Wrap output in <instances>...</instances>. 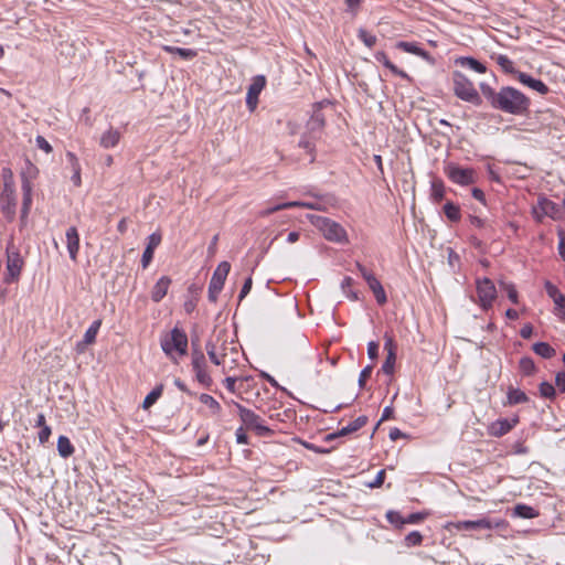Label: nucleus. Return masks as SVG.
<instances>
[{
	"label": "nucleus",
	"mask_w": 565,
	"mask_h": 565,
	"mask_svg": "<svg viewBox=\"0 0 565 565\" xmlns=\"http://www.w3.org/2000/svg\"><path fill=\"white\" fill-rule=\"evenodd\" d=\"M51 433L52 431L49 426H44L43 428H41V430L39 431L40 444H45L49 440Z\"/></svg>",
	"instance_id": "nucleus-60"
},
{
	"label": "nucleus",
	"mask_w": 565,
	"mask_h": 565,
	"mask_svg": "<svg viewBox=\"0 0 565 565\" xmlns=\"http://www.w3.org/2000/svg\"><path fill=\"white\" fill-rule=\"evenodd\" d=\"M353 285V279L349 276L344 277L342 282H341V289L343 291V294L347 295L348 298H350L351 300H358L359 297H358V294L354 292L351 287Z\"/></svg>",
	"instance_id": "nucleus-43"
},
{
	"label": "nucleus",
	"mask_w": 565,
	"mask_h": 565,
	"mask_svg": "<svg viewBox=\"0 0 565 565\" xmlns=\"http://www.w3.org/2000/svg\"><path fill=\"white\" fill-rule=\"evenodd\" d=\"M492 58L497 62V64L502 68L504 73L518 75L520 71L514 67V63L509 58L508 55L498 54L493 55Z\"/></svg>",
	"instance_id": "nucleus-32"
},
{
	"label": "nucleus",
	"mask_w": 565,
	"mask_h": 565,
	"mask_svg": "<svg viewBox=\"0 0 565 565\" xmlns=\"http://www.w3.org/2000/svg\"><path fill=\"white\" fill-rule=\"evenodd\" d=\"M23 266V260L19 253H11L8 256L7 270L11 278L19 277Z\"/></svg>",
	"instance_id": "nucleus-26"
},
{
	"label": "nucleus",
	"mask_w": 565,
	"mask_h": 565,
	"mask_svg": "<svg viewBox=\"0 0 565 565\" xmlns=\"http://www.w3.org/2000/svg\"><path fill=\"white\" fill-rule=\"evenodd\" d=\"M0 202H1V211H2L3 215L9 221H12L15 215L17 200H15L14 188L8 181L4 182L3 191L0 195Z\"/></svg>",
	"instance_id": "nucleus-12"
},
{
	"label": "nucleus",
	"mask_w": 565,
	"mask_h": 565,
	"mask_svg": "<svg viewBox=\"0 0 565 565\" xmlns=\"http://www.w3.org/2000/svg\"><path fill=\"white\" fill-rule=\"evenodd\" d=\"M308 220L322 233L326 239L339 244L348 243L347 231L338 222L316 214H309Z\"/></svg>",
	"instance_id": "nucleus-3"
},
{
	"label": "nucleus",
	"mask_w": 565,
	"mask_h": 565,
	"mask_svg": "<svg viewBox=\"0 0 565 565\" xmlns=\"http://www.w3.org/2000/svg\"><path fill=\"white\" fill-rule=\"evenodd\" d=\"M35 143L45 153H51L52 150H53L52 146L50 145V142L43 136H38L35 138Z\"/></svg>",
	"instance_id": "nucleus-51"
},
{
	"label": "nucleus",
	"mask_w": 565,
	"mask_h": 565,
	"mask_svg": "<svg viewBox=\"0 0 565 565\" xmlns=\"http://www.w3.org/2000/svg\"><path fill=\"white\" fill-rule=\"evenodd\" d=\"M423 514L420 513H411L406 518H404L405 524H416L423 520Z\"/></svg>",
	"instance_id": "nucleus-63"
},
{
	"label": "nucleus",
	"mask_w": 565,
	"mask_h": 565,
	"mask_svg": "<svg viewBox=\"0 0 565 565\" xmlns=\"http://www.w3.org/2000/svg\"><path fill=\"white\" fill-rule=\"evenodd\" d=\"M38 174V169L31 162L28 163V168L21 174V189H22V207H21V222L24 224L26 222L28 215L32 205V183L31 179L35 178Z\"/></svg>",
	"instance_id": "nucleus-6"
},
{
	"label": "nucleus",
	"mask_w": 565,
	"mask_h": 565,
	"mask_svg": "<svg viewBox=\"0 0 565 565\" xmlns=\"http://www.w3.org/2000/svg\"><path fill=\"white\" fill-rule=\"evenodd\" d=\"M386 519L392 525L398 529L403 527V525L405 524L404 516H402V514L397 511H387Z\"/></svg>",
	"instance_id": "nucleus-45"
},
{
	"label": "nucleus",
	"mask_w": 565,
	"mask_h": 565,
	"mask_svg": "<svg viewBox=\"0 0 565 565\" xmlns=\"http://www.w3.org/2000/svg\"><path fill=\"white\" fill-rule=\"evenodd\" d=\"M199 399L202 404L206 405L210 408L213 415H218L221 413L222 407L213 396L203 393L199 396Z\"/></svg>",
	"instance_id": "nucleus-38"
},
{
	"label": "nucleus",
	"mask_w": 565,
	"mask_h": 565,
	"mask_svg": "<svg viewBox=\"0 0 565 565\" xmlns=\"http://www.w3.org/2000/svg\"><path fill=\"white\" fill-rule=\"evenodd\" d=\"M444 173L455 184L467 186L477 182V171L473 168H463L455 162L444 167Z\"/></svg>",
	"instance_id": "nucleus-5"
},
{
	"label": "nucleus",
	"mask_w": 565,
	"mask_h": 565,
	"mask_svg": "<svg viewBox=\"0 0 565 565\" xmlns=\"http://www.w3.org/2000/svg\"><path fill=\"white\" fill-rule=\"evenodd\" d=\"M233 405L237 408L238 416L247 429L254 430L262 437L273 434V430L268 426L264 425L263 419L255 412L236 402H233Z\"/></svg>",
	"instance_id": "nucleus-7"
},
{
	"label": "nucleus",
	"mask_w": 565,
	"mask_h": 565,
	"mask_svg": "<svg viewBox=\"0 0 565 565\" xmlns=\"http://www.w3.org/2000/svg\"><path fill=\"white\" fill-rule=\"evenodd\" d=\"M359 39L370 49L376 43V36L363 29L359 31Z\"/></svg>",
	"instance_id": "nucleus-48"
},
{
	"label": "nucleus",
	"mask_w": 565,
	"mask_h": 565,
	"mask_svg": "<svg viewBox=\"0 0 565 565\" xmlns=\"http://www.w3.org/2000/svg\"><path fill=\"white\" fill-rule=\"evenodd\" d=\"M454 93L465 102L471 103L476 106L481 104V97L475 88L473 83L461 72L455 71L452 73Z\"/></svg>",
	"instance_id": "nucleus-4"
},
{
	"label": "nucleus",
	"mask_w": 565,
	"mask_h": 565,
	"mask_svg": "<svg viewBox=\"0 0 565 565\" xmlns=\"http://www.w3.org/2000/svg\"><path fill=\"white\" fill-rule=\"evenodd\" d=\"M366 284H367L369 288L372 290V292L374 294V297H375L377 303L379 305L386 303L387 297H386L385 290H384L382 284L380 282V280L374 276L371 279L369 278V281Z\"/></svg>",
	"instance_id": "nucleus-30"
},
{
	"label": "nucleus",
	"mask_w": 565,
	"mask_h": 565,
	"mask_svg": "<svg viewBox=\"0 0 565 565\" xmlns=\"http://www.w3.org/2000/svg\"><path fill=\"white\" fill-rule=\"evenodd\" d=\"M74 446L66 436H60L57 439V451L62 458H68L74 454Z\"/></svg>",
	"instance_id": "nucleus-34"
},
{
	"label": "nucleus",
	"mask_w": 565,
	"mask_h": 565,
	"mask_svg": "<svg viewBox=\"0 0 565 565\" xmlns=\"http://www.w3.org/2000/svg\"><path fill=\"white\" fill-rule=\"evenodd\" d=\"M379 354V343L375 341H371L367 344V355L371 360H374L377 358Z\"/></svg>",
	"instance_id": "nucleus-57"
},
{
	"label": "nucleus",
	"mask_w": 565,
	"mask_h": 565,
	"mask_svg": "<svg viewBox=\"0 0 565 565\" xmlns=\"http://www.w3.org/2000/svg\"><path fill=\"white\" fill-rule=\"evenodd\" d=\"M163 385H157L143 399L142 407L145 409L151 407L162 395Z\"/></svg>",
	"instance_id": "nucleus-39"
},
{
	"label": "nucleus",
	"mask_w": 565,
	"mask_h": 565,
	"mask_svg": "<svg viewBox=\"0 0 565 565\" xmlns=\"http://www.w3.org/2000/svg\"><path fill=\"white\" fill-rule=\"evenodd\" d=\"M121 139V134L118 129L109 127L99 139V145L104 149L115 148Z\"/></svg>",
	"instance_id": "nucleus-22"
},
{
	"label": "nucleus",
	"mask_w": 565,
	"mask_h": 565,
	"mask_svg": "<svg viewBox=\"0 0 565 565\" xmlns=\"http://www.w3.org/2000/svg\"><path fill=\"white\" fill-rule=\"evenodd\" d=\"M376 62L383 64L386 68H388L394 75H397L402 78H408V75L403 70H399L396 65H394L385 52H376L374 55Z\"/></svg>",
	"instance_id": "nucleus-29"
},
{
	"label": "nucleus",
	"mask_w": 565,
	"mask_h": 565,
	"mask_svg": "<svg viewBox=\"0 0 565 565\" xmlns=\"http://www.w3.org/2000/svg\"><path fill=\"white\" fill-rule=\"evenodd\" d=\"M519 422V416H513L512 418H499L489 426V435L493 437H502L512 430Z\"/></svg>",
	"instance_id": "nucleus-14"
},
{
	"label": "nucleus",
	"mask_w": 565,
	"mask_h": 565,
	"mask_svg": "<svg viewBox=\"0 0 565 565\" xmlns=\"http://www.w3.org/2000/svg\"><path fill=\"white\" fill-rule=\"evenodd\" d=\"M236 441L239 445H248V437L243 427H238L235 431Z\"/></svg>",
	"instance_id": "nucleus-55"
},
{
	"label": "nucleus",
	"mask_w": 565,
	"mask_h": 565,
	"mask_svg": "<svg viewBox=\"0 0 565 565\" xmlns=\"http://www.w3.org/2000/svg\"><path fill=\"white\" fill-rule=\"evenodd\" d=\"M217 342L218 339L216 340V342L209 341L206 343V353L212 363H214L215 365H223L225 363L226 353L218 352Z\"/></svg>",
	"instance_id": "nucleus-28"
},
{
	"label": "nucleus",
	"mask_w": 565,
	"mask_h": 565,
	"mask_svg": "<svg viewBox=\"0 0 565 565\" xmlns=\"http://www.w3.org/2000/svg\"><path fill=\"white\" fill-rule=\"evenodd\" d=\"M396 47L403 50L406 53L419 56L429 63H434V58L431 57L429 52L422 49L416 42L399 41L397 42Z\"/></svg>",
	"instance_id": "nucleus-20"
},
{
	"label": "nucleus",
	"mask_w": 565,
	"mask_h": 565,
	"mask_svg": "<svg viewBox=\"0 0 565 565\" xmlns=\"http://www.w3.org/2000/svg\"><path fill=\"white\" fill-rule=\"evenodd\" d=\"M373 367L371 365L365 366L359 376V386L363 388L365 386V383L367 379L371 376Z\"/></svg>",
	"instance_id": "nucleus-53"
},
{
	"label": "nucleus",
	"mask_w": 565,
	"mask_h": 565,
	"mask_svg": "<svg viewBox=\"0 0 565 565\" xmlns=\"http://www.w3.org/2000/svg\"><path fill=\"white\" fill-rule=\"evenodd\" d=\"M385 479V470H380L375 477V479L369 483L370 488H379L383 484Z\"/></svg>",
	"instance_id": "nucleus-59"
},
{
	"label": "nucleus",
	"mask_w": 565,
	"mask_h": 565,
	"mask_svg": "<svg viewBox=\"0 0 565 565\" xmlns=\"http://www.w3.org/2000/svg\"><path fill=\"white\" fill-rule=\"evenodd\" d=\"M196 299L189 298L183 303L184 311L190 315L192 313L196 308Z\"/></svg>",
	"instance_id": "nucleus-62"
},
{
	"label": "nucleus",
	"mask_w": 565,
	"mask_h": 565,
	"mask_svg": "<svg viewBox=\"0 0 565 565\" xmlns=\"http://www.w3.org/2000/svg\"><path fill=\"white\" fill-rule=\"evenodd\" d=\"M66 247L70 255V258L73 262L77 260V254L79 250V235L77 228L75 226H71L66 230Z\"/></svg>",
	"instance_id": "nucleus-16"
},
{
	"label": "nucleus",
	"mask_w": 565,
	"mask_h": 565,
	"mask_svg": "<svg viewBox=\"0 0 565 565\" xmlns=\"http://www.w3.org/2000/svg\"><path fill=\"white\" fill-rule=\"evenodd\" d=\"M161 243V235L159 233H152L148 237V244L142 253L141 257V264L143 268H147L150 262L153 258L154 249L160 245Z\"/></svg>",
	"instance_id": "nucleus-18"
},
{
	"label": "nucleus",
	"mask_w": 565,
	"mask_h": 565,
	"mask_svg": "<svg viewBox=\"0 0 565 565\" xmlns=\"http://www.w3.org/2000/svg\"><path fill=\"white\" fill-rule=\"evenodd\" d=\"M520 372L525 375H532L535 372V363L532 358L523 356L519 362Z\"/></svg>",
	"instance_id": "nucleus-40"
},
{
	"label": "nucleus",
	"mask_w": 565,
	"mask_h": 565,
	"mask_svg": "<svg viewBox=\"0 0 565 565\" xmlns=\"http://www.w3.org/2000/svg\"><path fill=\"white\" fill-rule=\"evenodd\" d=\"M446 194V188L444 181L440 179H434L430 183V199L434 203L443 201Z\"/></svg>",
	"instance_id": "nucleus-31"
},
{
	"label": "nucleus",
	"mask_w": 565,
	"mask_h": 565,
	"mask_svg": "<svg viewBox=\"0 0 565 565\" xmlns=\"http://www.w3.org/2000/svg\"><path fill=\"white\" fill-rule=\"evenodd\" d=\"M456 64L469 68L476 73L483 74L487 72V66L471 56H461L456 60Z\"/></svg>",
	"instance_id": "nucleus-25"
},
{
	"label": "nucleus",
	"mask_w": 565,
	"mask_h": 565,
	"mask_svg": "<svg viewBox=\"0 0 565 565\" xmlns=\"http://www.w3.org/2000/svg\"><path fill=\"white\" fill-rule=\"evenodd\" d=\"M505 290H507V295H508V298L513 302V303H518L519 302V296H518V291L514 287V285L512 284H508L505 285Z\"/></svg>",
	"instance_id": "nucleus-54"
},
{
	"label": "nucleus",
	"mask_w": 565,
	"mask_h": 565,
	"mask_svg": "<svg viewBox=\"0 0 565 565\" xmlns=\"http://www.w3.org/2000/svg\"><path fill=\"white\" fill-rule=\"evenodd\" d=\"M286 209H291V201L282 202V203L269 206L267 209H264V210L259 211L258 216L267 217V216H269L270 214H273L275 212H278V211H281V210H286Z\"/></svg>",
	"instance_id": "nucleus-41"
},
{
	"label": "nucleus",
	"mask_w": 565,
	"mask_h": 565,
	"mask_svg": "<svg viewBox=\"0 0 565 565\" xmlns=\"http://www.w3.org/2000/svg\"><path fill=\"white\" fill-rule=\"evenodd\" d=\"M469 222L476 228L486 230V228L489 227V225L487 224L486 220H483V218H481L479 216H476V215H470L469 216Z\"/></svg>",
	"instance_id": "nucleus-52"
},
{
	"label": "nucleus",
	"mask_w": 565,
	"mask_h": 565,
	"mask_svg": "<svg viewBox=\"0 0 565 565\" xmlns=\"http://www.w3.org/2000/svg\"><path fill=\"white\" fill-rule=\"evenodd\" d=\"M291 207H303L318 211L322 209L316 201H291Z\"/></svg>",
	"instance_id": "nucleus-49"
},
{
	"label": "nucleus",
	"mask_w": 565,
	"mask_h": 565,
	"mask_svg": "<svg viewBox=\"0 0 565 565\" xmlns=\"http://www.w3.org/2000/svg\"><path fill=\"white\" fill-rule=\"evenodd\" d=\"M231 265L228 262H221L216 269L214 270L212 278L209 284V300L211 302H215L217 300L218 294L224 287L226 277L230 273Z\"/></svg>",
	"instance_id": "nucleus-9"
},
{
	"label": "nucleus",
	"mask_w": 565,
	"mask_h": 565,
	"mask_svg": "<svg viewBox=\"0 0 565 565\" xmlns=\"http://www.w3.org/2000/svg\"><path fill=\"white\" fill-rule=\"evenodd\" d=\"M162 50L170 54H177L183 60H192L196 56V51L192 49L177 47L171 45H163Z\"/></svg>",
	"instance_id": "nucleus-33"
},
{
	"label": "nucleus",
	"mask_w": 565,
	"mask_h": 565,
	"mask_svg": "<svg viewBox=\"0 0 565 565\" xmlns=\"http://www.w3.org/2000/svg\"><path fill=\"white\" fill-rule=\"evenodd\" d=\"M356 268L358 270L360 271L361 276L364 278V280L367 282L369 281V278H373L374 277V274L370 270H367L363 265H361L360 263H356Z\"/></svg>",
	"instance_id": "nucleus-64"
},
{
	"label": "nucleus",
	"mask_w": 565,
	"mask_h": 565,
	"mask_svg": "<svg viewBox=\"0 0 565 565\" xmlns=\"http://www.w3.org/2000/svg\"><path fill=\"white\" fill-rule=\"evenodd\" d=\"M480 90L489 105L495 110L514 116H523L530 110V98L512 86H502L499 90H495L489 84L480 83Z\"/></svg>",
	"instance_id": "nucleus-1"
},
{
	"label": "nucleus",
	"mask_w": 565,
	"mask_h": 565,
	"mask_svg": "<svg viewBox=\"0 0 565 565\" xmlns=\"http://www.w3.org/2000/svg\"><path fill=\"white\" fill-rule=\"evenodd\" d=\"M478 305L484 311L492 308L497 298V288L493 281L487 277L478 278L476 281Z\"/></svg>",
	"instance_id": "nucleus-8"
},
{
	"label": "nucleus",
	"mask_w": 565,
	"mask_h": 565,
	"mask_svg": "<svg viewBox=\"0 0 565 565\" xmlns=\"http://www.w3.org/2000/svg\"><path fill=\"white\" fill-rule=\"evenodd\" d=\"M171 279L168 276H162L156 282L151 291V299L154 302L161 301L168 292Z\"/></svg>",
	"instance_id": "nucleus-23"
},
{
	"label": "nucleus",
	"mask_w": 565,
	"mask_h": 565,
	"mask_svg": "<svg viewBox=\"0 0 565 565\" xmlns=\"http://www.w3.org/2000/svg\"><path fill=\"white\" fill-rule=\"evenodd\" d=\"M395 361H396V353L390 352V354L386 355V359L382 365V371L387 375L393 374Z\"/></svg>",
	"instance_id": "nucleus-46"
},
{
	"label": "nucleus",
	"mask_w": 565,
	"mask_h": 565,
	"mask_svg": "<svg viewBox=\"0 0 565 565\" xmlns=\"http://www.w3.org/2000/svg\"><path fill=\"white\" fill-rule=\"evenodd\" d=\"M344 2L347 4L348 11L355 14L360 9L362 0H344Z\"/></svg>",
	"instance_id": "nucleus-58"
},
{
	"label": "nucleus",
	"mask_w": 565,
	"mask_h": 565,
	"mask_svg": "<svg viewBox=\"0 0 565 565\" xmlns=\"http://www.w3.org/2000/svg\"><path fill=\"white\" fill-rule=\"evenodd\" d=\"M554 313L559 318V320L565 322V296L562 298V300L554 302Z\"/></svg>",
	"instance_id": "nucleus-50"
},
{
	"label": "nucleus",
	"mask_w": 565,
	"mask_h": 565,
	"mask_svg": "<svg viewBox=\"0 0 565 565\" xmlns=\"http://www.w3.org/2000/svg\"><path fill=\"white\" fill-rule=\"evenodd\" d=\"M444 213L450 222H459L461 218V212L459 205L451 201H448L444 205Z\"/></svg>",
	"instance_id": "nucleus-36"
},
{
	"label": "nucleus",
	"mask_w": 565,
	"mask_h": 565,
	"mask_svg": "<svg viewBox=\"0 0 565 565\" xmlns=\"http://www.w3.org/2000/svg\"><path fill=\"white\" fill-rule=\"evenodd\" d=\"M160 345L164 354L173 362L188 353V335L184 330L174 327L160 339Z\"/></svg>",
	"instance_id": "nucleus-2"
},
{
	"label": "nucleus",
	"mask_w": 565,
	"mask_h": 565,
	"mask_svg": "<svg viewBox=\"0 0 565 565\" xmlns=\"http://www.w3.org/2000/svg\"><path fill=\"white\" fill-rule=\"evenodd\" d=\"M324 126V115L321 111V104H315L310 119L307 122V127L315 131L320 130Z\"/></svg>",
	"instance_id": "nucleus-24"
},
{
	"label": "nucleus",
	"mask_w": 565,
	"mask_h": 565,
	"mask_svg": "<svg viewBox=\"0 0 565 565\" xmlns=\"http://www.w3.org/2000/svg\"><path fill=\"white\" fill-rule=\"evenodd\" d=\"M367 420H369L367 416H365V415L359 416L353 422H351L347 426L342 427L338 433L330 434L328 436V439H332V438L339 437V436H347L349 434L358 431L359 429H361L363 426L366 425Z\"/></svg>",
	"instance_id": "nucleus-21"
},
{
	"label": "nucleus",
	"mask_w": 565,
	"mask_h": 565,
	"mask_svg": "<svg viewBox=\"0 0 565 565\" xmlns=\"http://www.w3.org/2000/svg\"><path fill=\"white\" fill-rule=\"evenodd\" d=\"M539 390H540L541 396L544 398H554L555 397V394H556L555 387L548 382H542L540 384Z\"/></svg>",
	"instance_id": "nucleus-47"
},
{
	"label": "nucleus",
	"mask_w": 565,
	"mask_h": 565,
	"mask_svg": "<svg viewBox=\"0 0 565 565\" xmlns=\"http://www.w3.org/2000/svg\"><path fill=\"white\" fill-rule=\"evenodd\" d=\"M544 288L546 290V294L550 298H552L553 302H556L557 300H562L564 295L559 291V289L552 284L550 280H546L544 282Z\"/></svg>",
	"instance_id": "nucleus-42"
},
{
	"label": "nucleus",
	"mask_w": 565,
	"mask_h": 565,
	"mask_svg": "<svg viewBox=\"0 0 565 565\" xmlns=\"http://www.w3.org/2000/svg\"><path fill=\"white\" fill-rule=\"evenodd\" d=\"M423 542V535L418 531L408 533L404 539V544L407 547L418 546Z\"/></svg>",
	"instance_id": "nucleus-44"
},
{
	"label": "nucleus",
	"mask_w": 565,
	"mask_h": 565,
	"mask_svg": "<svg viewBox=\"0 0 565 565\" xmlns=\"http://www.w3.org/2000/svg\"><path fill=\"white\" fill-rule=\"evenodd\" d=\"M494 526H498V523L493 524L487 518H481L478 520L460 521L456 524V527L458 530H491Z\"/></svg>",
	"instance_id": "nucleus-19"
},
{
	"label": "nucleus",
	"mask_w": 565,
	"mask_h": 565,
	"mask_svg": "<svg viewBox=\"0 0 565 565\" xmlns=\"http://www.w3.org/2000/svg\"><path fill=\"white\" fill-rule=\"evenodd\" d=\"M513 515L522 519H534L539 516V512L526 504H516L513 509Z\"/></svg>",
	"instance_id": "nucleus-35"
},
{
	"label": "nucleus",
	"mask_w": 565,
	"mask_h": 565,
	"mask_svg": "<svg viewBox=\"0 0 565 565\" xmlns=\"http://www.w3.org/2000/svg\"><path fill=\"white\" fill-rule=\"evenodd\" d=\"M516 78L520 83L526 85L527 87L540 93L541 95H546L550 90L544 82H542L541 79H536L524 72H519Z\"/></svg>",
	"instance_id": "nucleus-17"
},
{
	"label": "nucleus",
	"mask_w": 565,
	"mask_h": 565,
	"mask_svg": "<svg viewBox=\"0 0 565 565\" xmlns=\"http://www.w3.org/2000/svg\"><path fill=\"white\" fill-rule=\"evenodd\" d=\"M533 351L544 358V359H551L555 355V349L551 347L547 342H536L533 344Z\"/></svg>",
	"instance_id": "nucleus-37"
},
{
	"label": "nucleus",
	"mask_w": 565,
	"mask_h": 565,
	"mask_svg": "<svg viewBox=\"0 0 565 565\" xmlns=\"http://www.w3.org/2000/svg\"><path fill=\"white\" fill-rule=\"evenodd\" d=\"M252 284H253L252 277H248L245 280V282H244V285H243V287L241 289V292L238 295L239 301L243 300L249 294V291L252 289Z\"/></svg>",
	"instance_id": "nucleus-56"
},
{
	"label": "nucleus",
	"mask_w": 565,
	"mask_h": 565,
	"mask_svg": "<svg viewBox=\"0 0 565 565\" xmlns=\"http://www.w3.org/2000/svg\"><path fill=\"white\" fill-rule=\"evenodd\" d=\"M529 401L527 395L520 388L510 386L507 392V403L505 405H518L524 404Z\"/></svg>",
	"instance_id": "nucleus-27"
},
{
	"label": "nucleus",
	"mask_w": 565,
	"mask_h": 565,
	"mask_svg": "<svg viewBox=\"0 0 565 565\" xmlns=\"http://www.w3.org/2000/svg\"><path fill=\"white\" fill-rule=\"evenodd\" d=\"M559 213V206L545 196H539L536 204L532 206L533 217L542 222L544 217L556 218Z\"/></svg>",
	"instance_id": "nucleus-11"
},
{
	"label": "nucleus",
	"mask_w": 565,
	"mask_h": 565,
	"mask_svg": "<svg viewBox=\"0 0 565 565\" xmlns=\"http://www.w3.org/2000/svg\"><path fill=\"white\" fill-rule=\"evenodd\" d=\"M195 380L205 388H210L213 380L206 370V359L201 350H193L191 360Z\"/></svg>",
	"instance_id": "nucleus-10"
},
{
	"label": "nucleus",
	"mask_w": 565,
	"mask_h": 565,
	"mask_svg": "<svg viewBox=\"0 0 565 565\" xmlns=\"http://www.w3.org/2000/svg\"><path fill=\"white\" fill-rule=\"evenodd\" d=\"M100 326H102L100 319L93 321V323L85 331L83 340L78 341L76 343V351L78 353H83L87 345L95 343L97 333L100 329Z\"/></svg>",
	"instance_id": "nucleus-15"
},
{
	"label": "nucleus",
	"mask_w": 565,
	"mask_h": 565,
	"mask_svg": "<svg viewBox=\"0 0 565 565\" xmlns=\"http://www.w3.org/2000/svg\"><path fill=\"white\" fill-rule=\"evenodd\" d=\"M555 383L559 392H565V372H558L555 376Z\"/></svg>",
	"instance_id": "nucleus-61"
},
{
	"label": "nucleus",
	"mask_w": 565,
	"mask_h": 565,
	"mask_svg": "<svg viewBox=\"0 0 565 565\" xmlns=\"http://www.w3.org/2000/svg\"><path fill=\"white\" fill-rule=\"evenodd\" d=\"M266 85L264 75H257L253 78L252 84L248 86L246 94V106L249 111H254L258 104V97Z\"/></svg>",
	"instance_id": "nucleus-13"
}]
</instances>
